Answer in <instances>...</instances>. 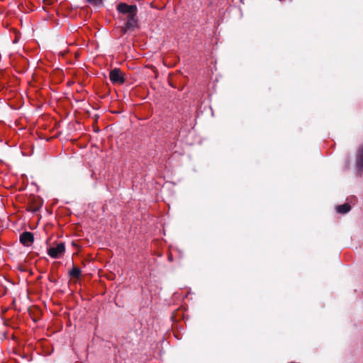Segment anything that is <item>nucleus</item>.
I'll list each match as a JSON object with an SVG mask.
<instances>
[{"label": "nucleus", "mask_w": 363, "mask_h": 363, "mask_svg": "<svg viewBox=\"0 0 363 363\" xmlns=\"http://www.w3.org/2000/svg\"><path fill=\"white\" fill-rule=\"evenodd\" d=\"M109 78L113 84H123L125 82L122 72L118 68H115L110 72Z\"/></svg>", "instance_id": "3"}, {"label": "nucleus", "mask_w": 363, "mask_h": 363, "mask_svg": "<svg viewBox=\"0 0 363 363\" xmlns=\"http://www.w3.org/2000/svg\"><path fill=\"white\" fill-rule=\"evenodd\" d=\"M124 24L126 26V29H131V30H134L138 28L137 15H131L130 19H127Z\"/></svg>", "instance_id": "6"}, {"label": "nucleus", "mask_w": 363, "mask_h": 363, "mask_svg": "<svg viewBox=\"0 0 363 363\" xmlns=\"http://www.w3.org/2000/svg\"><path fill=\"white\" fill-rule=\"evenodd\" d=\"M65 251V246L63 242L58 243L56 246L52 247L48 249V254L52 258H59L60 257Z\"/></svg>", "instance_id": "2"}, {"label": "nucleus", "mask_w": 363, "mask_h": 363, "mask_svg": "<svg viewBox=\"0 0 363 363\" xmlns=\"http://www.w3.org/2000/svg\"><path fill=\"white\" fill-rule=\"evenodd\" d=\"M117 11L123 14L137 15L138 7L136 5H128L126 3H120L117 5Z\"/></svg>", "instance_id": "1"}, {"label": "nucleus", "mask_w": 363, "mask_h": 363, "mask_svg": "<svg viewBox=\"0 0 363 363\" xmlns=\"http://www.w3.org/2000/svg\"><path fill=\"white\" fill-rule=\"evenodd\" d=\"M123 34H125L128 31H132L131 29H126V26L124 25L121 28Z\"/></svg>", "instance_id": "10"}, {"label": "nucleus", "mask_w": 363, "mask_h": 363, "mask_svg": "<svg viewBox=\"0 0 363 363\" xmlns=\"http://www.w3.org/2000/svg\"><path fill=\"white\" fill-rule=\"evenodd\" d=\"M69 275L74 278H78L81 275V269L79 268L73 267L69 272Z\"/></svg>", "instance_id": "8"}, {"label": "nucleus", "mask_w": 363, "mask_h": 363, "mask_svg": "<svg viewBox=\"0 0 363 363\" xmlns=\"http://www.w3.org/2000/svg\"><path fill=\"white\" fill-rule=\"evenodd\" d=\"M86 1L96 7H100L103 4L102 0H86Z\"/></svg>", "instance_id": "9"}, {"label": "nucleus", "mask_w": 363, "mask_h": 363, "mask_svg": "<svg viewBox=\"0 0 363 363\" xmlns=\"http://www.w3.org/2000/svg\"><path fill=\"white\" fill-rule=\"evenodd\" d=\"M125 18H122V20H127V19H130V14H127V15H125Z\"/></svg>", "instance_id": "11"}, {"label": "nucleus", "mask_w": 363, "mask_h": 363, "mask_svg": "<svg viewBox=\"0 0 363 363\" xmlns=\"http://www.w3.org/2000/svg\"><path fill=\"white\" fill-rule=\"evenodd\" d=\"M356 167L358 173L363 172V145H359L356 155Z\"/></svg>", "instance_id": "4"}, {"label": "nucleus", "mask_w": 363, "mask_h": 363, "mask_svg": "<svg viewBox=\"0 0 363 363\" xmlns=\"http://www.w3.org/2000/svg\"><path fill=\"white\" fill-rule=\"evenodd\" d=\"M351 210V206L349 203H345L342 205L337 206L336 211L339 213H347Z\"/></svg>", "instance_id": "7"}, {"label": "nucleus", "mask_w": 363, "mask_h": 363, "mask_svg": "<svg viewBox=\"0 0 363 363\" xmlns=\"http://www.w3.org/2000/svg\"><path fill=\"white\" fill-rule=\"evenodd\" d=\"M34 241V237L32 233L30 232H23L20 235V242L26 246L30 245Z\"/></svg>", "instance_id": "5"}]
</instances>
